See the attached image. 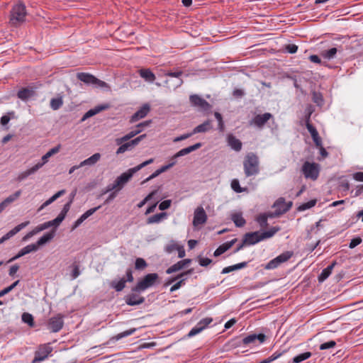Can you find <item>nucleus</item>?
<instances>
[{
    "mask_svg": "<svg viewBox=\"0 0 363 363\" xmlns=\"http://www.w3.org/2000/svg\"><path fill=\"white\" fill-rule=\"evenodd\" d=\"M154 159L151 158L144 162L140 164L139 165L134 167L133 168L129 169L125 172L121 174L119 177H118L113 183L108 184L106 189L103 191L102 194H105L109 191H112L113 190H116V191H119L121 190L125 184L132 178L133 174L140 170L142 168L146 167L147 165L152 163Z\"/></svg>",
    "mask_w": 363,
    "mask_h": 363,
    "instance_id": "1",
    "label": "nucleus"
},
{
    "mask_svg": "<svg viewBox=\"0 0 363 363\" xmlns=\"http://www.w3.org/2000/svg\"><path fill=\"white\" fill-rule=\"evenodd\" d=\"M243 169L247 177L257 175L259 172V159L254 152H248L243 160Z\"/></svg>",
    "mask_w": 363,
    "mask_h": 363,
    "instance_id": "2",
    "label": "nucleus"
},
{
    "mask_svg": "<svg viewBox=\"0 0 363 363\" xmlns=\"http://www.w3.org/2000/svg\"><path fill=\"white\" fill-rule=\"evenodd\" d=\"M26 15L25 4L18 2L12 7L10 11V24L14 27L19 26L25 21Z\"/></svg>",
    "mask_w": 363,
    "mask_h": 363,
    "instance_id": "3",
    "label": "nucleus"
},
{
    "mask_svg": "<svg viewBox=\"0 0 363 363\" xmlns=\"http://www.w3.org/2000/svg\"><path fill=\"white\" fill-rule=\"evenodd\" d=\"M158 279L159 275L157 273L147 274L132 288V291L138 293L144 291L155 285Z\"/></svg>",
    "mask_w": 363,
    "mask_h": 363,
    "instance_id": "4",
    "label": "nucleus"
},
{
    "mask_svg": "<svg viewBox=\"0 0 363 363\" xmlns=\"http://www.w3.org/2000/svg\"><path fill=\"white\" fill-rule=\"evenodd\" d=\"M183 72L179 69H177L174 72H168L165 74L167 77H170L165 81V84L169 89H175L182 85L184 83L182 76Z\"/></svg>",
    "mask_w": 363,
    "mask_h": 363,
    "instance_id": "5",
    "label": "nucleus"
},
{
    "mask_svg": "<svg viewBox=\"0 0 363 363\" xmlns=\"http://www.w3.org/2000/svg\"><path fill=\"white\" fill-rule=\"evenodd\" d=\"M77 77L79 80H80L81 82H83L84 84H86L87 85H93L96 87H101V88H108L109 87L107 83L97 79L94 75L89 74V73H85V72L77 73Z\"/></svg>",
    "mask_w": 363,
    "mask_h": 363,
    "instance_id": "6",
    "label": "nucleus"
},
{
    "mask_svg": "<svg viewBox=\"0 0 363 363\" xmlns=\"http://www.w3.org/2000/svg\"><path fill=\"white\" fill-rule=\"evenodd\" d=\"M151 123V121H146L138 124L131 131L121 138L116 140V144L120 145L123 143L127 142L140 133L142 132L143 128L147 127Z\"/></svg>",
    "mask_w": 363,
    "mask_h": 363,
    "instance_id": "7",
    "label": "nucleus"
},
{
    "mask_svg": "<svg viewBox=\"0 0 363 363\" xmlns=\"http://www.w3.org/2000/svg\"><path fill=\"white\" fill-rule=\"evenodd\" d=\"M302 172L306 178L315 180L319 175L318 164L315 162H305L302 166Z\"/></svg>",
    "mask_w": 363,
    "mask_h": 363,
    "instance_id": "8",
    "label": "nucleus"
},
{
    "mask_svg": "<svg viewBox=\"0 0 363 363\" xmlns=\"http://www.w3.org/2000/svg\"><path fill=\"white\" fill-rule=\"evenodd\" d=\"M292 256V252L287 251L274 259L269 261L264 267L265 269H273L278 267L281 264L288 261Z\"/></svg>",
    "mask_w": 363,
    "mask_h": 363,
    "instance_id": "9",
    "label": "nucleus"
},
{
    "mask_svg": "<svg viewBox=\"0 0 363 363\" xmlns=\"http://www.w3.org/2000/svg\"><path fill=\"white\" fill-rule=\"evenodd\" d=\"M52 348L47 345H40L35 353V357L32 363H38L45 359L52 352Z\"/></svg>",
    "mask_w": 363,
    "mask_h": 363,
    "instance_id": "10",
    "label": "nucleus"
},
{
    "mask_svg": "<svg viewBox=\"0 0 363 363\" xmlns=\"http://www.w3.org/2000/svg\"><path fill=\"white\" fill-rule=\"evenodd\" d=\"M63 325V316L61 314H57L49 319L48 326L52 333H57L62 328Z\"/></svg>",
    "mask_w": 363,
    "mask_h": 363,
    "instance_id": "11",
    "label": "nucleus"
},
{
    "mask_svg": "<svg viewBox=\"0 0 363 363\" xmlns=\"http://www.w3.org/2000/svg\"><path fill=\"white\" fill-rule=\"evenodd\" d=\"M191 104L203 111H209L211 108L210 104L197 94H192L189 97Z\"/></svg>",
    "mask_w": 363,
    "mask_h": 363,
    "instance_id": "12",
    "label": "nucleus"
},
{
    "mask_svg": "<svg viewBox=\"0 0 363 363\" xmlns=\"http://www.w3.org/2000/svg\"><path fill=\"white\" fill-rule=\"evenodd\" d=\"M72 203V199H70L69 202H67L66 204H65L62 210L60 213V214L57 216L56 218L54 220L48 221V223H50V227L55 226L57 228L65 219L67 212L69 211L71 204Z\"/></svg>",
    "mask_w": 363,
    "mask_h": 363,
    "instance_id": "13",
    "label": "nucleus"
},
{
    "mask_svg": "<svg viewBox=\"0 0 363 363\" xmlns=\"http://www.w3.org/2000/svg\"><path fill=\"white\" fill-rule=\"evenodd\" d=\"M207 220V215L203 207H198L195 211L193 219V225L196 227L204 224Z\"/></svg>",
    "mask_w": 363,
    "mask_h": 363,
    "instance_id": "14",
    "label": "nucleus"
},
{
    "mask_svg": "<svg viewBox=\"0 0 363 363\" xmlns=\"http://www.w3.org/2000/svg\"><path fill=\"white\" fill-rule=\"evenodd\" d=\"M35 89V88L32 86H28L26 87L21 88L18 90L17 96L21 100L26 101L36 95Z\"/></svg>",
    "mask_w": 363,
    "mask_h": 363,
    "instance_id": "15",
    "label": "nucleus"
},
{
    "mask_svg": "<svg viewBox=\"0 0 363 363\" xmlns=\"http://www.w3.org/2000/svg\"><path fill=\"white\" fill-rule=\"evenodd\" d=\"M242 240L246 245H252L263 240L261 238V233L259 231H256L245 233L243 236Z\"/></svg>",
    "mask_w": 363,
    "mask_h": 363,
    "instance_id": "16",
    "label": "nucleus"
},
{
    "mask_svg": "<svg viewBox=\"0 0 363 363\" xmlns=\"http://www.w3.org/2000/svg\"><path fill=\"white\" fill-rule=\"evenodd\" d=\"M266 336L265 335L260 333V334H251L245 337H244L242 340V342L244 345H249L251 344H256L257 342H259V343H262L265 341Z\"/></svg>",
    "mask_w": 363,
    "mask_h": 363,
    "instance_id": "17",
    "label": "nucleus"
},
{
    "mask_svg": "<svg viewBox=\"0 0 363 363\" xmlns=\"http://www.w3.org/2000/svg\"><path fill=\"white\" fill-rule=\"evenodd\" d=\"M150 107L148 104H144L138 111H137L130 118V123H133L141 118H145L150 112Z\"/></svg>",
    "mask_w": 363,
    "mask_h": 363,
    "instance_id": "18",
    "label": "nucleus"
},
{
    "mask_svg": "<svg viewBox=\"0 0 363 363\" xmlns=\"http://www.w3.org/2000/svg\"><path fill=\"white\" fill-rule=\"evenodd\" d=\"M21 190L16 191L14 194L9 196L0 203V213H2L9 205L16 201L21 195Z\"/></svg>",
    "mask_w": 363,
    "mask_h": 363,
    "instance_id": "19",
    "label": "nucleus"
},
{
    "mask_svg": "<svg viewBox=\"0 0 363 363\" xmlns=\"http://www.w3.org/2000/svg\"><path fill=\"white\" fill-rule=\"evenodd\" d=\"M29 223H30V221L28 220V221L21 223V224L16 225L15 228H13L12 230H11L9 232H8L6 235H4L1 238H0V245L1 243H3L4 242L6 241L7 240L10 239L13 235H15L16 233H18L22 229L26 228Z\"/></svg>",
    "mask_w": 363,
    "mask_h": 363,
    "instance_id": "20",
    "label": "nucleus"
},
{
    "mask_svg": "<svg viewBox=\"0 0 363 363\" xmlns=\"http://www.w3.org/2000/svg\"><path fill=\"white\" fill-rule=\"evenodd\" d=\"M29 223H30V221L28 220V221L21 223V224L16 225L15 228H13L12 230H11L9 232H8L6 235H4L1 238H0V245L1 243H3L4 242L6 241L7 240L10 239L13 235H15L16 233H18L22 229L26 228Z\"/></svg>",
    "mask_w": 363,
    "mask_h": 363,
    "instance_id": "21",
    "label": "nucleus"
},
{
    "mask_svg": "<svg viewBox=\"0 0 363 363\" xmlns=\"http://www.w3.org/2000/svg\"><path fill=\"white\" fill-rule=\"evenodd\" d=\"M125 303L128 306H133L140 305V304L144 303L145 298L139 296L138 294H137L135 292V293H132L130 294L127 295L125 297Z\"/></svg>",
    "mask_w": 363,
    "mask_h": 363,
    "instance_id": "22",
    "label": "nucleus"
},
{
    "mask_svg": "<svg viewBox=\"0 0 363 363\" xmlns=\"http://www.w3.org/2000/svg\"><path fill=\"white\" fill-rule=\"evenodd\" d=\"M273 116L270 113H265L264 114H258L252 119V123L258 128H262Z\"/></svg>",
    "mask_w": 363,
    "mask_h": 363,
    "instance_id": "23",
    "label": "nucleus"
},
{
    "mask_svg": "<svg viewBox=\"0 0 363 363\" xmlns=\"http://www.w3.org/2000/svg\"><path fill=\"white\" fill-rule=\"evenodd\" d=\"M37 247L36 246L33 244H30V245H28L24 247H23L18 252V254L13 257L12 258H11L10 259H9L6 263H10V262H12L13 261H15L16 259L30 253V252H35L37 251Z\"/></svg>",
    "mask_w": 363,
    "mask_h": 363,
    "instance_id": "24",
    "label": "nucleus"
},
{
    "mask_svg": "<svg viewBox=\"0 0 363 363\" xmlns=\"http://www.w3.org/2000/svg\"><path fill=\"white\" fill-rule=\"evenodd\" d=\"M41 167L42 164H35L33 167L19 173L17 177L16 178V181L18 182H21L25 180L30 175L35 173Z\"/></svg>",
    "mask_w": 363,
    "mask_h": 363,
    "instance_id": "25",
    "label": "nucleus"
},
{
    "mask_svg": "<svg viewBox=\"0 0 363 363\" xmlns=\"http://www.w3.org/2000/svg\"><path fill=\"white\" fill-rule=\"evenodd\" d=\"M101 208V206H99L95 208H92L86 211L84 213H83L74 223L72 226V230L79 227L86 218L94 214L97 210Z\"/></svg>",
    "mask_w": 363,
    "mask_h": 363,
    "instance_id": "26",
    "label": "nucleus"
},
{
    "mask_svg": "<svg viewBox=\"0 0 363 363\" xmlns=\"http://www.w3.org/2000/svg\"><path fill=\"white\" fill-rule=\"evenodd\" d=\"M50 228V223H48V222H45L44 223H42L40 225H38V226H36L35 228H33L31 231H30L29 233H28L23 238V241H26L28 240L29 238H30L31 237H33V235L38 234V233L44 230H46L48 228Z\"/></svg>",
    "mask_w": 363,
    "mask_h": 363,
    "instance_id": "27",
    "label": "nucleus"
},
{
    "mask_svg": "<svg viewBox=\"0 0 363 363\" xmlns=\"http://www.w3.org/2000/svg\"><path fill=\"white\" fill-rule=\"evenodd\" d=\"M202 146V144L201 143H196L193 145H191L189 147H187L186 148L182 149L179 152H177L173 157L172 160H175L179 157L184 156L186 155H188L191 153L193 151H195L198 149H199Z\"/></svg>",
    "mask_w": 363,
    "mask_h": 363,
    "instance_id": "28",
    "label": "nucleus"
},
{
    "mask_svg": "<svg viewBox=\"0 0 363 363\" xmlns=\"http://www.w3.org/2000/svg\"><path fill=\"white\" fill-rule=\"evenodd\" d=\"M237 238H234L230 241H228L220 245L214 252L213 255L215 257H218L228 250L230 248L233 247V245L237 242Z\"/></svg>",
    "mask_w": 363,
    "mask_h": 363,
    "instance_id": "29",
    "label": "nucleus"
},
{
    "mask_svg": "<svg viewBox=\"0 0 363 363\" xmlns=\"http://www.w3.org/2000/svg\"><path fill=\"white\" fill-rule=\"evenodd\" d=\"M55 235V229H52L50 232L44 234L34 245L36 246L37 250L40 246H42L53 239Z\"/></svg>",
    "mask_w": 363,
    "mask_h": 363,
    "instance_id": "30",
    "label": "nucleus"
},
{
    "mask_svg": "<svg viewBox=\"0 0 363 363\" xmlns=\"http://www.w3.org/2000/svg\"><path fill=\"white\" fill-rule=\"evenodd\" d=\"M140 76L147 82H153L156 77L150 69H140L138 70Z\"/></svg>",
    "mask_w": 363,
    "mask_h": 363,
    "instance_id": "31",
    "label": "nucleus"
},
{
    "mask_svg": "<svg viewBox=\"0 0 363 363\" xmlns=\"http://www.w3.org/2000/svg\"><path fill=\"white\" fill-rule=\"evenodd\" d=\"M101 157L100 153H95L89 158L81 162L79 166H82V167L84 166H93L100 160Z\"/></svg>",
    "mask_w": 363,
    "mask_h": 363,
    "instance_id": "32",
    "label": "nucleus"
},
{
    "mask_svg": "<svg viewBox=\"0 0 363 363\" xmlns=\"http://www.w3.org/2000/svg\"><path fill=\"white\" fill-rule=\"evenodd\" d=\"M228 145L231 147L234 150L239 152L242 149V143L241 141L236 138L233 135H229L228 137Z\"/></svg>",
    "mask_w": 363,
    "mask_h": 363,
    "instance_id": "33",
    "label": "nucleus"
},
{
    "mask_svg": "<svg viewBox=\"0 0 363 363\" xmlns=\"http://www.w3.org/2000/svg\"><path fill=\"white\" fill-rule=\"evenodd\" d=\"M337 262L335 261L333 262L331 264L328 266L326 268L323 269L320 274L318 276V281L320 282L324 281L331 274L332 271L334 267L336 265Z\"/></svg>",
    "mask_w": 363,
    "mask_h": 363,
    "instance_id": "34",
    "label": "nucleus"
},
{
    "mask_svg": "<svg viewBox=\"0 0 363 363\" xmlns=\"http://www.w3.org/2000/svg\"><path fill=\"white\" fill-rule=\"evenodd\" d=\"M212 128V125L210 121H206L202 124H200L195 127L192 130V133L194 135L199 133H206Z\"/></svg>",
    "mask_w": 363,
    "mask_h": 363,
    "instance_id": "35",
    "label": "nucleus"
},
{
    "mask_svg": "<svg viewBox=\"0 0 363 363\" xmlns=\"http://www.w3.org/2000/svg\"><path fill=\"white\" fill-rule=\"evenodd\" d=\"M292 206V202L289 201V203L285 202V199L282 197L278 199L273 205V208L276 210H281L285 209L286 208H289V211Z\"/></svg>",
    "mask_w": 363,
    "mask_h": 363,
    "instance_id": "36",
    "label": "nucleus"
},
{
    "mask_svg": "<svg viewBox=\"0 0 363 363\" xmlns=\"http://www.w3.org/2000/svg\"><path fill=\"white\" fill-rule=\"evenodd\" d=\"M60 150V145L50 149L46 154L42 157V162H38L36 164H42V167L48 162V159L55 154H57Z\"/></svg>",
    "mask_w": 363,
    "mask_h": 363,
    "instance_id": "37",
    "label": "nucleus"
},
{
    "mask_svg": "<svg viewBox=\"0 0 363 363\" xmlns=\"http://www.w3.org/2000/svg\"><path fill=\"white\" fill-rule=\"evenodd\" d=\"M66 193L65 189H62L59 191H57L56 194H55L52 196H51L49 199H48L45 202H44L42 206L40 207L38 211L42 210L45 207L48 206V205L51 204L52 202H54L55 200H57L60 196H63Z\"/></svg>",
    "mask_w": 363,
    "mask_h": 363,
    "instance_id": "38",
    "label": "nucleus"
},
{
    "mask_svg": "<svg viewBox=\"0 0 363 363\" xmlns=\"http://www.w3.org/2000/svg\"><path fill=\"white\" fill-rule=\"evenodd\" d=\"M66 193L65 189H62L59 191H57L56 194H55L52 196H51L49 199H48L45 202H44L42 206L40 207L38 211L42 210L45 207L48 206V205L51 204L52 202H54L55 200H57L60 196H63Z\"/></svg>",
    "mask_w": 363,
    "mask_h": 363,
    "instance_id": "39",
    "label": "nucleus"
},
{
    "mask_svg": "<svg viewBox=\"0 0 363 363\" xmlns=\"http://www.w3.org/2000/svg\"><path fill=\"white\" fill-rule=\"evenodd\" d=\"M66 193L65 189H62L59 191H57L56 194H55L52 196H51L49 199H48L45 202H44L42 206L40 207L38 211L42 210L45 207L48 206V205L51 204L52 202H54L55 200H57L60 196H63Z\"/></svg>",
    "mask_w": 363,
    "mask_h": 363,
    "instance_id": "40",
    "label": "nucleus"
},
{
    "mask_svg": "<svg viewBox=\"0 0 363 363\" xmlns=\"http://www.w3.org/2000/svg\"><path fill=\"white\" fill-rule=\"evenodd\" d=\"M167 216L166 213H160L149 217L147 220V224L158 223L162 221V219Z\"/></svg>",
    "mask_w": 363,
    "mask_h": 363,
    "instance_id": "41",
    "label": "nucleus"
},
{
    "mask_svg": "<svg viewBox=\"0 0 363 363\" xmlns=\"http://www.w3.org/2000/svg\"><path fill=\"white\" fill-rule=\"evenodd\" d=\"M247 262H240V263L223 268L221 273L222 274H228L231 272L245 268V267H247Z\"/></svg>",
    "mask_w": 363,
    "mask_h": 363,
    "instance_id": "42",
    "label": "nucleus"
},
{
    "mask_svg": "<svg viewBox=\"0 0 363 363\" xmlns=\"http://www.w3.org/2000/svg\"><path fill=\"white\" fill-rule=\"evenodd\" d=\"M62 105L63 99L62 96H59L56 98H52L50 100V108L54 111L58 110L62 107Z\"/></svg>",
    "mask_w": 363,
    "mask_h": 363,
    "instance_id": "43",
    "label": "nucleus"
},
{
    "mask_svg": "<svg viewBox=\"0 0 363 363\" xmlns=\"http://www.w3.org/2000/svg\"><path fill=\"white\" fill-rule=\"evenodd\" d=\"M231 219L235 223V226L238 228L243 227L246 223V221L241 213H235L232 215Z\"/></svg>",
    "mask_w": 363,
    "mask_h": 363,
    "instance_id": "44",
    "label": "nucleus"
},
{
    "mask_svg": "<svg viewBox=\"0 0 363 363\" xmlns=\"http://www.w3.org/2000/svg\"><path fill=\"white\" fill-rule=\"evenodd\" d=\"M337 50L335 48H333L331 49L323 50L321 52V56L326 60H331L335 57Z\"/></svg>",
    "mask_w": 363,
    "mask_h": 363,
    "instance_id": "45",
    "label": "nucleus"
},
{
    "mask_svg": "<svg viewBox=\"0 0 363 363\" xmlns=\"http://www.w3.org/2000/svg\"><path fill=\"white\" fill-rule=\"evenodd\" d=\"M125 278L121 279L119 281H113L111 283V286L116 291H121L125 286Z\"/></svg>",
    "mask_w": 363,
    "mask_h": 363,
    "instance_id": "46",
    "label": "nucleus"
},
{
    "mask_svg": "<svg viewBox=\"0 0 363 363\" xmlns=\"http://www.w3.org/2000/svg\"><path fill=\"white\" fill-rule=\"evenodd\" d=\"M312 354L311 352H306L301 353L293 358V363H300L311 357Z\"/></svg>",
    "mask_w": 363,
    "mask_h": 363,
    "instance_id": "47",
    "label": "nucleus"
},
{
    "mask_svg": "<svg viewBox=\"0 0 363 363\" xmlns=\"http://www.w3.org/2000/svg\"><path fill=\"white\" fill-rule=\"evenodd\" d=\"M280 230L279 227H272L270 230L264 231L261 233V238L262 240L272 238L274 235Z\"/></svg>",
    "mask_w": 363,
    "mask_h": 363,
    "instance_id": "48",
    "label": "nucleus"
},
{
    "mask_svg": "<svg viewBox=\"0 0 363 363\" xmlns=\"http://www.w3.org/2000/svg\"><path fill=\"white\" fill-rule=\"evenodd\" d=\"M287 211H289V208H286L285 209H281V210H276L275 209L274 212H269V213H267L264 214L266 216H267V218H273L279 217L281 215L286 213Z\"/></svg>",
    "mask_w": 363,
    "mask_h": 363,
    "instance_id": "49",
    "label": "nucleus"
},
{
    "mask_svg": "<svg viewBox=\"0 0 363 363\" xmlns=\"http://www.w3.org/2000/svg\"><path fill=\"white\" fill-rule=\"evenodd\" d=\"M147 266L146 261L143 258L138 257L135 259V269L137 270H143Z\"/></svg>",
    "mask_w": 363,
    "mask_h": 363,
    "instance_id": "50",
    "label": "nucleus"
},
{
    "mask_svg": "<svg viewBox=\"0 0 363 363\" xmlns=\"http://www.w3.org/2000/svg\"><path fill=\"white\" fill-rule=\"evenodd\" d=\"M184 268L182 264L181 263V262H177L176 264L172 265L170 267H169L167 270H166V273L167 274H172L174 272H178L181 269H182Z\"/></svg>",
    "mask_w": 363,
    "mask_h": 363,
    "instance_id": "51",
    "label": "nucleus"
},
{
    "mask_svg": "<svg viewBox=\"0 0 363 363\" xmlns=\"http://www.w3.org/2000/svg\"><path fill=\"white\" fill-rule=\"evenodd\" d=\"M120 145V147L116 150L117 155L124 153L125 152L133 149L129 141L125 143H123Z\"/></svg>",
    "mask_w": 363,
    "mask_h": 363,
    "instance_id": "52",
    "label": "nucleus"
},
{
    "mask_svg": "<svg viewBox=\"0 0 363 363\" xmlns=\"http://www.w3.org/2000/svg\"><path fill=\"white\" fill-rule=\"evenodd\" d=\"M22 320L25 323H27L29 326L33 327L34 325L33 317L28 313H23L22 315Z\"/></svg>",
    "mask_w": 363,
    "mask_h": 363,
    "instance_id": "53",
    "label": "nucleus"
},
{
    "mask_svg": "<svg viewBox=\"0 0 363 363\" xmlns=\"http://www.w3.org/2000/svg\"><path fill=\"white\" fill-rule=\"evenodd\" d=\"M19 282H20V281L17 280V281H14L10 286H9L4 288L3 290L0 291V297H2L4 295L11 292L16 286H17L18 285Z\"/></svg>",
    "mask_w": 363,
    "mask_h": 363,
    "instance_id": "54",
    "label": "nucleus"
},
{
    "mask_svg": "<svg viewBox=\"0 0 363 363\" xmlns=\"http://www.w3.org/2000/svg\"><path fill=\"white\" fill-rule=\"evenodd\" d=\"M256 221L259 224L261 228H266L268 225L267 216H266L264 213L259 215L256 218Z\"/></svg>",
    "mask_w": 363,
    "mask_h": 363,
    "instance_id": "55",
    "label": "nucleus"
},
{
    "mask_svg": "<svg viewBox=\"0 0 363 363\" xmlns=\"http://www.w3.org/2000/svg\"><path fill=\"white\" fill-rule=\"evenodd\" d=\"M316 204V200L315 199H313V200H311L306 203H304L303 204H301L298 208V211H305L306 209H309L312 207H313Z\"/></svg>",
    "mask_w": 363,
    "mask_h": 363,
    "instance_id": "56",
    "label": "nucleus"
},
{
    "mask_svg": "<svg viewBox=\"0 0 363 363\" xmlns=\"http://www.w3.org/2000/svg\"><path fill=\"white\" fill-rule=\"evenodd\" d=\"M314 111V108L311 105H308L305 111V123H311V116Z\"/></svg>",
    "mask_w": 363,
    "mask_h": 363,
    "instance_id": "57",
    "label": "nucleus"
},
{
    "mask_svg": "<svg viewBox=\"0 0 363 363\" xmlns=\"http://www.w3.org/2000/svg\"><path fill=\"white\" fill-rule=\"evenodd\" d=\"M313 101L318 106H322L323 104L322 94L320 93L314 91L313 93Z\"/></svg>",
    "mask_w": 363,
    "mask_h": 363,
    "instance_id": "58",
    "label": "nucleus"
},
{
    "mask_svg": "<svg viewBox=\"0 0 363 363\" xmlns=\"http://www.w3.org/2000/svg\"><path fill=\"white\" fill-rule=\"evenodd\" d=\"M157 190L152 191L150 194H149L143 201H141L138 204V208H142L148 201L151 200L153 196L157 194Z\"/></svg>",
    "mask_w": 363,
    "mask_h": 363,
    "instance_id": "59",
    "label": "nucleus"
},
{
    "mask_svg": "<svg viewBox=\"0 0 363 363\" xmlns=\"http://www.w3.org/2000/svg\"><path fill=\"white\" fill-rule=\"evenodd\" d=\"M231 188L236 193H242L244 191V189L241 188L240 186L239 181L235 179L231 182Z\"/></svg>",
    "mask_w": 363,
    "mask_h": 363,
    "instance_id": "60",
    "label": "nucleus"
},
{
    "mask_svg": "<svg viewBox=\"0 0 363 363\" xmlns=\"http://www.w3.org/2000/svg\"><path fill=\"white\" fill-rule=\"evenodd\" d=\"M135 331V328L125 330L123 333H118L114 338L116 340H118L123 337H127V336H129V335L133 334Z\"/></svg>",
    "mask_w": 363,
    "mask_h": 363,
    "instance_id": "61",
    "label": "nucleus"
},
{
    "mask_svg": "<svg viewBox=\"0 0 363 363\" xmlns=\"http://www.w3.org/2000/svg\"><path fill=\"white\" fill-rule=\"evenodd\" d=\"M213 321L212 318H205L201 320L197 324L202 328V330H204L210 323Z\"/></svg>",
    "mask_w": 363,
    "mask_h": 363,
    "instance_id": "62",
    "label": "nucleus"
},
{
    "mask_svg": "<svg viewBox=\"0 0 363 363\" xmlns=\"http://www.w3.org/2000/svg\"><path fill=\"white\" fill-rule=\"evenodd\" d=\"M282 354H283V352H278V351L275 352L270 357H269L268 358L264 359V363H271V362H272L273 361H274L277 359H278L279 357H280L282 355Z\"/></svg>",
    "mask_w": 363,
    "mask_h": 363,
    "instance_id": "63",
    "label": "nucleus"
},
{
    "mask_svg": "<svg viewBox=\"0 0 363 363\" xmlns=\"http://www.w3.org/2000/svg\"><path fill=\"white\" fill-rule=\"evenodd\" d=\"M336 345V342L334 340H330L327 342H324L320 345V350H328L334 347Z\"/></svg>",
    "mask_w": 363,
    "mask_h": 363,
    "instance_id": "64",
    "label": "nucleus"
}]
</instances>
